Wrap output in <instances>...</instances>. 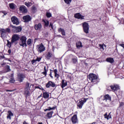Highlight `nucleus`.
Masks as SVG:
<instances>
[{
	"instance_id": "f8f14e48",
	"label": "nucleus",
	"mask_w": 124,
	"mask_h": 124,
	"mask_svg": "<svg viewBox=\"0 0 124 124\" xmlns=\"http://www.w3.org/2000/svg\"><path fill=\"white\" fill-rule=\"evenodd\" d=\"M46 87L47 88H49L50 87L55 88V87H56V84H55L53 81H49L46 84Z\"/></svg>"
},
{
	"instance_id": "37998d69",
	"label": "nucleus",
	"mask_w": 124,
	"mask_h": 124,
	"mask_svg": "<svg viewBox=\"0 0 124 124\" xmlns=\"http://www.w3.org/2000/svg\"><path fill=\"white\" fill-rule=\"evenodd\" d=\"M25 93L27 95V96H30V91H27L25 92Z\"/></svg>"
},
{
	"instance_id": "412c9836",
	"label": "nucleus",
	"mask_w": 124,
	"mask_h": 124,
	"mask_svg": "<svg viewBox=\"0 0 124 124\" xmlns=\"http://www.w3.org/2000/svg\"><path fill=\"white\" fill-rule=\"evenodd\" d=\"M42 59V58L41 57H37L35 60H33L31 61V63L32 64H33V63H34L35 62H40V61H41V59Z\"/></svg>"
},
{
	"instance_id": "7c9ffc66",
	"label": "nucleus",
	"mask_w": 124,
	"mask_h": 124,
	"mask_svg": "<svg viewBox=\"0 0 124 124\" xmlns=\"http://www.w3.org/2000/svg\"><path fill=\"white\" fill-rule=\"evenodd\" d=\"M43 22L44 23V25L46 27L49 26V21L48 20H43Z\"/></svg>"
},
{
	"instance_id": "ddd939ff",
	"label": "nucleus",
	"mask_w": 124,
	"mask_h": 124,
	"mask_svg": "<svg viewBox=\"0 0 124 124\" xmlns=\"http://www.w3.org/2000/svg\"><path fill=\"white\" fill-rule=\"evenodd\" d=\"M25 77H26L24 75H23L22 74H19L17 75V81H19V82H23V80H24V79H25Z\"/></svg>"
},
{
	"instance_id": "9b49d317",
	"label": "nucleus",
	"mask_w": 124,
	"mask_h": 124,
	"mask_svg": "<svg viewBox=\"0 0 124 124\" xmlns=\"http://www.w3.org/2000/svg\"><path fill=\"white\" fill-rule=\"evenodd\" d=\"M19 11L23 13V14L25 13H27L28 12V9L27 7L24 5H21L19 8Z\"/></svg>"
},
{
	"instance_id": "2eb2a0df",
	"label": "nucleus",
	"mask_w": 124,
	"mask_h": 124,
	"mask_svg": "<svg viewBox=\"0 0 124 124\" xmlns=\"http://www.w3.org/2000/svg\"><path fill=\"white\" fill-rule=\"evenodd\" d=\"M23 19L25 23H28V22H30V21L31 20V16L30 15L24 16L23 17Z\"/></svg>"
},
{
	"instance_id": "58836bf2",
	"label": "nucleus",
	"mask_w": 124,
	"mask_h": 124,
	"mask_svg": "<svg viewBox=\"0 0 124 124\" xmlns=\"http://www.w3.org/2000/svg\"><path fill=\"white\" fill-rule=\"evenodd\" d=\"M64 1H65V3H67V4H69V3L71 2V0H64Z\"/></svg>"
},
{
	"instance_id": "f3484780",
	"label": "nucleus",
	"mask_w": 124,
	"mask_h": 124,
	"mask_svg": "<svg viewBox=\"0 0 124 124\" xmlns=\"http://www.w3.org/2000/svg\"><path fill=\"white\" fill-rule=\"evenodd\" d=\"M45 57L46 59H47V60H50V59H51V58L53 57V54L52 53V52L49 51L46 53Z\"/></svg>"
},
{
	"instance_id": "c85d7f7f",
	"label": "nucleus",
	"mask_w": 124,
	"mask_h": 124,
	"mask_svg": "<svg viewBox=\"0 0 124 124\" xmlns=\"http://www.w3.org/2000/svg\"><path fill=\"white\" fill-rule=\"evenodd\" d=\"M76 46L78 48H80V47H82V42H78L76 43Z\"/></svg>"
},
{
	"instance_id": "5701e85b",
	"label": "nucleus",
	"mask_w": 124,
	"mask_h": 124,
	"mask_svg": "<svg viewBox=\"0 0 124 124\" xmlns=\"http://www.w3.org/2000/svg\"><path fill=\"white\" fill-rule=\"evenodd\" d=\"M62 89H63L64 87H66V86H67V82L66 81L65 82L64 79H62Z\"/></svg>"
},
{
	"instance_id": "4c0bfd02",
	"label": "nucleus",
	"mask_w": 124,
	"mask_h": 124,
	"mask_svg": "<svg viewBox=\"0 0 124 124\" xmlns=\"http://www.w3.org/2000/svg\"><path fill=\"white\" fill-rule=\"evenodd\" d=\"M55 109H56V107H53L52 108L48 107V108H47V109H48V111H51V110H55Z\"/></svg>"
},
{
	"instance_id": "f03ea898",
	"label": "nucleus",
	"mask_w": 124,
	"mask_h": 124,
	"mask_svg": "<svg viewBox=\"0 0 124 124\" xmlns=\"http://www.w3.org/2000/svg\"><path fill=\"white\" fill-rule=\"evenodd\" d=\"M20 42L19 45L21 46V47H27V37L26 36L23 35L21 36L19 38Z\"/></svg>"
},
{
	"instance_id": "79ce46f5",
	"label": "nucleus",
	"mask_w": 124,
	"mask_h": 124,
	"mask_svg": "<svg viewBox=\"0 0 124 124\" xmlns=\"http://www.w3.org/2000/svg\"><path fill=\"white\" fill-rule=\"evenodd\" d=\"M51 16H52V15L51 14V13H46V16L48 18H50V17H51Z\"/></svg>"
},
{
	"instance_id": "a19ab883",
	"label": "nucleus",
	"mask_w": 124,
	"mask_h": 124,
	"mask_svg": "<svg viewBox=\"0 0 124 124\" xmlns=\"http://www.w3.org/2000/svg\"><path fill=\"white\" fill-rule=\"evenodd\" d=\"M29 88H30V83L27 82L26 83V88L25 90H28Z\"/></svg>"
},
{
	"instance_id": "1a4fd4ad",
	"label": "nucleus",
	"mask_w": 124,
	"mask_h": 124,
	"mask_svg": "<svg viewBox=\"0 0 124 124\" xmlns=\"http://www.w3.org/2000/svg\"><path fill=\"white\" fill-rule=\"evenodd\" d=\"M11 21L13 24L14 25H16V26H18L20 24V22H19V19L17 17L14 16L11 17Z\"/></svg>"
},
{
	"instance_id": "423d86ee",
	"label": "nucleus",
	"mask_w": 124,
	"mask_h": 124,
	"mask_svg": "<svg viewBox=\"0 0 124 124\" xmlns=\"http://www.w3.org/2000/svg\"><path fill=\"white\" fill-rule=\"evenodd\" d=\"M37 49L39 53H42V52H44V51L46 50V48L45 46H44V45H43V44L42 43L37 46Z\"/></svg>"
},
{
	"instance_id": "c756f323",
	"label": "nucleus",
	"mask_w": 124,
	"mask_h": 124,
	"mask_svg": "<svg viewBox=\"0 0 124 124\" xmlns=\"http://www.w3.org/2000/svg\"><path fill=\"white\" fill-rule=\"evenodd\" d=\"M7 46L9 47V48H11V45L13 44L12 41L11 40V42H10L9 40H7Z\"/></svg>"
},
{
	"instance_id": "f257e3e1",
	"label": "nucleus",
	"mask_w": 124,
	"mask_h": 124,
	"mask_svg": "<svg viewBox=\"0 0 124 124\" xmlns=\"http://www.w3.org/2000/svg\"><path fill=\"white\" fill-rule=\"evenodd\" d=\"M110 89L112 92H113L117 95H122L123 92L120 90V86L118 85H110Z\"/></svg>"
},
{
	"instance_id": "0eeeda50",
	"label": "nucleus",
	"mask_w": 124,
	"mask_h": 124,
	"mask_svg": "<svg viewBox=\"0 0 124 124\" xmlns=\"http://www.w3.org/2000/svg\"><path fill=\"white\" fill-rule=\"evenodd\" d=\"M98 100L99 101H101V100H105L107 101V100H111V97L109 96V94H107L105 96H101L100 97L98 98Z\"/></svg>"
},
{
	"instance_id": "4be33fe9",
	"label": "nucleus",
	"mask_w": 124,
	"mask_h": 124,
	"mask_svg": "<svg viewBox=\"0 0 124 124\" xmlns=\"http://www.w3.org/2000/svg\"><path fill=\"white\" fill-rule=\"evenodd\" d=\"M99 47L101 51H104V48H106V46L105 44H99Z\"/></svg>"
},
{
	"instance_id": "7ed1b4c3",
	"label": "nucleus",
	"mask_w": 124,
	"mask_h": 124,
	"mask_svg": "<svg viewBox=\"0 0 124 124\" xmlns=\"http://www.w3.org/2000/svg\"><path fill=\"white\" fill-rule=\"evenodd\" d=\"M88 81L93 83L97 79V76L94 74H90L87 77Z\"/></svg>"
},
{
	"instance_id": "f704fd0d",
	"label": "nucleus",
	"mask_w": 124,
	"mask_h": 124,
	"mask_svg": "<svg viewBox=\"0 0 124 124\" xmlns=\"http://www.w3.org/2000/svg\"><path fill=\"white\" fill-rule=\"evenodd\" d=\"M6 72H9L11 70L10 69V66L9 65L6 66Z\"/></svg>"
},
{
	"instance_id": "a18cd8bd",
	"label": "nucleus",
	"mask_w": 124,
	"mask_h": 124,
	"mask_svg": "<svg viewBox=\"0 0 124 124\" xmlns=\"http://www.w3.org/2000/svg\"><path fill=\"white\" fill-rule=\"evenodd\" d=\"M73 62L74 63H76L77 62V60L76 59H73Z\"/></svg>"
},
{
	"instance_id": "4468645a",
	"label": "nucleus",
	"mask_w": 124,
	"mask_h": 124,
	"mask_svg": "<svg viewBox=\"0 0 124 124\" xmlns=\"http://www.w3.org/2000/svg\"><path fill=\"white\" fill-rule=\"evenodd\" d=\"M71 120L73 124H77V123H78V118H77V115H74L71 118Z\"/></svg>"
},
{
	"instance_id": "8fccbe9b",
	"label": "nucleus",
	"mask_w": 124,
	"mask_h": 124,
	"mask_svg": "<svg viewBox=\"0 0 124 124\" xmlns=\"http://www.w3.org/2000/svg\"><path fill=\"white\" fill-rule=\"evenodd\" d=\"M111 86H108V88H107V90H108V91H112V89H111Z\"/></svg>"
},
{
	"instance_id": "a211bd4d",
	"label": "nucleus",
	"mask_w": 124,
	"mask_h": 124,
	"mask_svg": "<svg viewBox=\"0 0 124 124\" xmlns=\"http://www.w3.org/2000/svg\"><path fill=\"white\" fill-rule=\"evenodd\" d=\"M34 28L36 31H40V30H41V28H42V25H41V24L39 23L38 24L35 25Z\"/></svg>"
},
{
	"instance_id": "de8ad7c7",
	"label": "nucleus",
	"mask_w": 124,
	"mask_h": 124,
	"mask_svg": "<svg viewBox=\"0 0 124 124\" xmlns=\"http://www.w3.org/2000/svg\"><path fill=\"white\" fill-rule=\"evenodd\" d=\"M49 28H51V29L53 30V23H50Z\"/></svg>"
},
{
	"instance_id": "864d4df0",
	"label": "nucleus",
	"mask_w": 124,
	"mask_h": 124,
	"mask_svg": "<svg viewBox=\"0 0 124 124\" xmlns=\"http://www.w3.org/2000/svg\"><path fill=\"white\" fill-rule=\"evenodd\" d=\"M119 46H121V47H123V48H124V44H120Z\"/></svg>"
},
{
	"instance_id": "39448f33",
	"label": "nucleus",
	"mask_w": 124,
	"mask_h": 124,
	"mask_svg": "<svg viewBox=\"0 0 124 124\" xmlns=\"http://www.w3.org/2000/svg\"><path fill=\"white\" fill-rule=\"evenodd\" d=\"M82 27L84 32L87 34L89 33V30H90V26L89 24L87 22H84L82 24Z\"/></svg>"
},
{
	"instance_id": "603ef678",
	"label": "nucleus",
	"mask_w": 124,
	"mask_h": 124,
	"mask_svg": "<svg viewBox=\"0 0 124 124\" xmlns=\"http://www.w3.org/2000/svg\"><path fill=\"white\" fill-rule=\"evenodd\" d=\"M7 118L9 119V120H11V116H9V115L8 114V115L7 116Z\"/></svg>"
},
{
	"instance_id": "aec40b11",
	"label": "nucleus",
	"mask_w": 124,
	"mask_h": 124,
	"mask_svg": "<svg viewBox=\"0 0 124 124\" xmlns=\"http://www.w3.org/2000/svg\"><path fill=\"white\" fill-rule=\"evenodd\" d=\"M107 62H109V63H113L114 62V59L112 58H107L106 60Z\"/></svg>"
},
{
	"instance_id": "a878e982",
	"label": "nucleus",
	"mask_w": 124,
	"mask_h": 124,
	"mask_svg": "<svg viewBox=\"0 0 124 124\" xmlns=\"http://www.w3.org/2000/svg\"><path fill=\"white\" fill-rule=\"evenodd\" d=\"M53 72L55 74V77H56L57 78H59V77H60V75L58 74V70L57 69H55L53 71Z\"/></svg>"
},
{
	"instance_id": "338daca9",
	"label": "nucleus",
	"mask_w": 124,
	"mask_h": 124,
	"mask_svg": "<svg viewBox=\"0 0 124 124\" xmlns=\"http://www.w3.org/2000/svg\"><path fill=\"white\" fill-rule=\"evenodd\" d=\"M54 48H53V52H54Z\"/></svg>"
},
{
	"instance_id": "c9c22d12",
	"label": "nucleus",
	"mask_w": 124,
	"mask_h": 124,
	"mask_svg": "<svg viewBox=\"0 0 124 124\" xmlns=\"http://www.w3.org/2000/svg\"><path fill=\"white\" fill-rule=\"evenodd\" d=\"M31 44V39H28L27 40V45L30 46Z\"/></svg>"
},
{
	"instance_id": "69168bd1",
	"label": "nucleus",
	"mask_w": 124,
	"mask_h": 124,
	"mask_svg": "<svg viewBox=\"0 0 124 124\" xmlns=\"http://www.w3.org/2000/svg\"><path fill=\"white\" fill-rule=\"evenodd\" d=\"M59 36H60V37H62V35H60Z\"/></svg>"
},
{
	"instance_id": "6e6d98bb",
	"label": "nucleus",
	"mask_w": 124,
	"mask_h": 124,
	"mask_svg": "<svg viewBox=\"0 0 124 124\" xmlns=\"http://www.w3.org/2000/svg\"><path fill=\"white\" fill-rule=\"evenodd\" d=\"M9 54H11V49H9L8 51Z\"/></svg>"
},
{
	"instance_id": "e2e57ef3",
	"label": "nucleus",
	"mask_w": 124,
	"mask_h": 124,
	"mask_svg": "<svg viewBox=\"0 0 124 124\" xmlns=\"http://www.w3.org/2000/svg\"><path fill=\"white\" fill-rule=\"evenodd\" d=\"M6 92H12V91H10V90H6Z\"/></svg>"
},
{
	"instance_id": "5fc2aeb1",
	"label": "nucleus",
	"mask_w": 124,
	"mask_h": 124,
	"mask_svg": "<svg viewBox=\"0 0 124 124\" xmlns=\"http://www.w3.org/2000/svg\"><path fill=\"white\" fill-rule=\"evenodd\" d=\"M124 106V103H120V107H122V106Z\"/></svg>"
},
{
	"instance_id": "774afa93",
	"label": "nucleus",
	"mask_w": 124,
	"mask_h": 124,
	"mask_svg": "<svg viewBox=\"0 0 124 124\" xmlns=\"http://www.w3.org/2000/svg\"><path fill=\"white\" fill-rule=\"evenodd\" d=\"M13 76V74H12V77Z\"/></svg>"
},
{
	"instance_id": "052dcab7",
	"label": "nucleus",
	"mask_w": 124,
	"mask_h": 124,
	"mask_svg": "<svg viewBox=\"0 0 124 124\" xmlns=\"http://www.w3.org/2000/svg\"><path fill=\"white\" fill-rule=\"evenodd\" d=\"M46 111H48V108H46V109H45V112H46Z\"/></svg>"
},
{
	"instance_id": "4d7b16f0",
	"label": "nucleus",
	"mask_w": 124,
	"mask_h": 124,
	"mask_svg": "<svg viewBox=\"0 0 124 124\" xmlns=\"http://www.w3.org/2000/svg\"><path fill=\"white\" fill-rule=\"evenodd\" d=\"M23 124H29L28 123H27V122L24 121V122H23Z\"/></svg>"
},
{
	"instance_id": "e433bc0d",
	"label": "nucleus",
	"mask_w": 124,
	"mask_h": 124,
	"mask_svg": "<svg viewBox=\"0 0 124 124\" xmlns=\"http://www.w3.org/2000/svg\"><path fill=\"white\" fill-rule=\"evenodd\" d=\"M31 9L33 12H35V11H36V7L34 6H32Z\"/></svg>"
},
{
	"instance_id": "473e14b6",
	"label": "nucleus",
	"mask_w": 124,
	"mask_h": 124,
	"mask_svg": "<svg viewBox=\"0 0 124 124\" xmlns=\"http://www.w3.org/2000/svg\"><path fill=\"white\" fill-rule=\"evenodd\" d=\"M4 31L6 33H10V29L9 28H6L5 29H4Z\"/></svg>"
},
{
	"instance_id": "dca6fc26",
	"label": "nucleus",
	"mask_w": 124,
	"mask_h": 124,
	"mask_svg": "<svg viewBox=\"0 0 124 124\" xmlns=\"http://www.w3.org/2000/svg\"><path fill=\"white\" fill-rule=\"evenodd\" d=\"M75 17H76L77 19H81V20H84L85 16H82V15L80 14V13H77L75 15Z\"/></svg>"
},
{
	"instance_id": "cd10ccee",
	"label": "nucleus",
	"mask_w": 124,
	"mask_h": 124,
	"mask_svg": "<svg viewBox=\"0 0 124 124\" xmlns=\"http://www.w3.org/2000/svg\"><path fill=\"white\" fill-rule=\"evenodd\" d=\"M48 72V68H46V66H45L44 67V72L42 73V74L46 76L47 75V72Z\"/></svg>"
},
{
	"instance_id": "c03bdc74",
	"label": "nucleus",
	"mask_w": 124,
	"mask_h": 124,
	"mask_svg": "<svg viewBox=\"0 0 124 124\" xmlns=\"http://www.w3.org/2000/svg\"><path fill=\"white\" fill-rule=\"evenodd\" d=\"M61 33L62 35H65V31H64V30L61 32Z\"/></svg>"
},
{
	"instance_id": "3c124183",
	"label": "nucleus",
	"mask_w": 124,
	"mask_h": 124,
	"mask_svg": "<svg viewBox=\"0 0 124 124\" xmlns=\"http://www.w3.org/2000/svg\"><path fill=\"white\" fill-rule=\"evenodd\" d=\"M2 13H3V14H4V15H6L7 14V12H6L4 11H2Z\"/></svg>"
},
{
	"instance_id": "b1692460",
	"label": "nucleus",
	"mask_w": 124,
	"mask_h": 124,
	"mask_svg": "<svg viewBox=\"0 0 124 124\" xmlns=\"http://www.w3.org/2000/svg\"><path fill=\"white\" fill-rule=\"evenodd\" d=\"M104 116L105 118L108 120H109V119H111L112 118L111 116V112H110L108 115H107V113H106Z\"/></svg>"
},
{
	"instance_id": "6ab92c4d",
	"label": "nucleus",
	"mask_w": 124,
	"mask_h": 124,
	"mask_svg": "<svg viewBox=\"0 0 124 124\" xmlns=\"http://www.w3.org/2000/svg\"><path fill=\"white\" fill-rule=\"evenodd\" d=\"M9 7L11 9H12L13 10H14L16 7L17 6L14 3H11L9 4Z\"/></svg>"
},
{
	"instance_id": "09e8293b",
	"label": "nucleus",
	"mask_w": 124,
	"mask_h": 124,
	"mask_svg": "<svg viewBox=\"0 0 124 124\" xmlns=\"http://www.w3.org/2000/svg\"><path fill=\"white\" fill-rule=\"evenodd\" d=\"M120 23H121V24H123L124 25V18H122V19H121V21Z\"/></svg>"
},
{
	"instance_id": "680f3d73",
	"label": "nucleus",
	"mask_w": 124,
	"mask_h": 124,
	"mask_svg": "<svg viewBox=\"0 0 124 124\" xmlns=\"http://www.w3.org/2000/svg\"><path fill=\"white\" fill-rule=\"evenodd\" d=\"M31 87H33V85L31 84V85H30V88H31Z\"/></svg>"
},
{
	"instance_id": "72a5a7b5",
	"label": "nucleus",
	"mask_w": 124,
	"mask_h": 124,
	"mask_svg": "<svg viewBox=\"0 0 124 124\" xmlns=\"http://www.w3.org/2000/svg\"><path fill=\"white\" fill-rule=\"evenodd\" d=\"M8 115H9L11 117H13L14 116V114H13V113H12V111H11V110H8Z\"/></svg>"
},
{
	"instance_id": "49530a36",
	"label": "nucleus",
	"mask_w": 124,
	"mask_h": 124,
	"mask_svg": "<svg viewBox=\"0 0 124 124\" xmlns=\"http://www.w3.org/2000/svg\"><path fill=\"white\" fill-rule=\"evenodd\" d=\"M63 30H64L62 28H59L58 29V31H59V32H62Z\"/></svg>"
},
{
	"instance_id": "9d476101",
	"label": "nucleus",
	"mask_w": 124,
	"mask_h": 124,
	"mask_svg": "<svg viewBox=\"0 0 124 124\" xmlns=\"http://www.w3.org/2000/svg\"><path fill=\"white\" fill-rule=\"evenodd\" d=\"M20 39V36L17 34H14L12 37V43H14Z\"/></svg>"
},
{
	"instance_id": "2f4dec72",
	"label": "nucleus",
	"mask_w": 124,
	"mask_h": 124,
	"mask_svg": "<svg viewBox=\"0 0 124 124\" xmlns=\"http://www.w3.org/2000/svg\"><path fill=\"white\" fill-rule=\"evenodd\" d=\"M25 4L27 7H30V6H31V2H25Z\"/></svg>"
},
{
	"instance_id": "bb28decb",
	"label": "nucleus",
	"mask_w": 124,
	"mask_h": 124,
	"mask_svg": "<svg viewBox=\"0 0 124 124\" xmlns=\"http://www.w3.org/2000/svg\"><path fill=\"white\" fill-rule=\"evenodd\" d=\"M53 113H54L53 111H50L47 113V116L48 119H51Z\"/></svg>"
},
{
	"instance_id": "13d9d810",
	"label": "nucleus",
	"mask_w": 124,
	"mask_h": 124,
	"mask_svg": "<svg viewBox=\"0 0 124 124\" xmlns=\"http://www.w3.org/2000/svg\"><path fill=\"white\" fill-rule=\"evenodd\" d=\"M49 76L51 77V78H53V76H52V73H50Z\"/></svg>"
},
{
	"instance_id": "bf43d9fd",
	"label": "nucleus",
	"mask_w": 124,
	"mask_h": 124,
	"mask_svg": "<svg viewBox=\"0 0 124 124\" xmlns=\"http://www.w3.org/2000/svg\"><path fill=\"white\" fill-rule=\"evenodd\" d=\"M42 96V94H41V95H40V96L38 97V98H40V97H41Z\"/></svg>"
},
{
	"instance_id": "0e129e2a",
	"label": "nucleus",
	"mask_w": 124,
	"mask_h": 124,
	"mask_svg": "<svg viewBox=\"0 0 124 124\" xmlns=\"http://www.w3.org/2000/svg\"><path fill=\"white\" fill-rule=\"evenodd\" d=\"M38 124H43L42 123H39Z\"/></svg>"
},
{
	"instance_id": "393cba45",
	"label": "nucleus",
	"mask_w": 124,
	"mask_h": 124,
	"mask_svg": "<svg viewBox=\"0 0 124 124\" xmlns=\"http://www.w3.org/2000/svg\"><path fill=\"white\" fill-rule=\"evenodd\" d=\"M44 98H48L49 97V93L47 92H45L43 94Z\"/></svg>"
},
{
	"instance_id": "20e7f679",
	"label": "nucleus",
	"mask_w": 124,
	"mask_h": 124,
	"mask_svg": "<svg viewBox=\"0 0 124 124\" xmlns=\"http://www.w3.org/2000/svg\"><path fill=\"white\" fill-rule=\"evenodd\" d=\"M89 99V98H84L81 99L77 104L78 109H82L84 104L87 102V100Z\"/></svg>"
},
{
	"instance_id": "ea45409f",
	"label": "nucleus",
	"mask_w": 124,
	"mask_h": 124,
	"mask_svg": "<svg viewBox=\"0 0 124 124\" xmlns=\"http://www.w3.org/2000/svg\"><path fill=\"white\" fill-rule=\"evenodd\" d=\"M10 83H14L15 82V80L14 79V78H12L10 79Z\"/></svg>"
},
{
	"instance_id": "6e6552de",
	"label": "nucleus",
	"mask_w": 124,
	"mask_h": 124,
	"mask_svg": "<svg viewBox=\"0 0 124 124\" xmlns=\"http://www.w3.org/2000/svg\"><path fill=\"white\" fill-rule=\"evenodd\" d=\"M12 28H13V31L15 33H18V32H21V31H22V27L21 26L16 27L12 26Z\"/></svg>"
}]
</instances>
